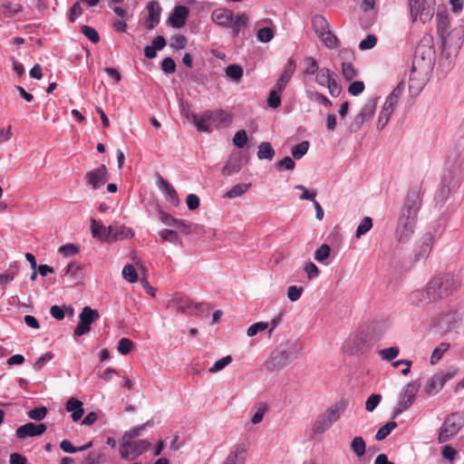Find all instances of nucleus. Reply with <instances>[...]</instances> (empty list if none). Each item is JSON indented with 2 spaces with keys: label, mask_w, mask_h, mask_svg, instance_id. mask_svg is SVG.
<instances>
[{
  "label": "nucleus",
  "mask_w": 464,
  "mask_h": 464,
  "mask_svg": "<svg viewBox=\"0 0 464 464\" xmlns=\"http://www.w3.org/2000/svg\"><path fill=\"white\" fill-rule=\"evenodd\" d=\"M437 35L442 53L447 57L457 55L464 41V27L450 28V16L447 11L439 12L436 15Z\"/></svg>",
  "instance_id": "obj_1"
},
{
  "label": "nucleus",
  "mask_w": 464,
  "mask_h": 464,
  "mask_svg": "<svg viewBox=\"0 0 464 464\" xmlns=\"http://www.w3.org/2000/svg\"><path fill=\"white\" fill-rule=\"evenodd\" d=\"M212 21L222 27L231 28L234 36L239 34L240 30L245 27L248 22L246 14H239L234 16L231 10L227 8H218L211 14Z\"/></svg>",
  "instance_id": "obj_2"
},
{
  "label": "nucleus",
  "mask_w": 464,
  "mask_h": 464,
  "mask_svg": "<svg viewBox=\"0 0 464 464\" xmlns=\"http://www.w3.org/2000/svg\"><path fill=\"white\" fill-rule=\"evenodd\" d=\"M346 402L342 401L334 403L333 406L319 414L313 427L315 434H321L331 428L333 423L336 422L341 414L345 411Z\"/></svg>",
  "instance_id": "obj_3"
},
{
  "label": "nucleus",
  "mask_w": 464,
  "mask_h": 464,
  "mask_svg": "<svg viewBox=\"0 0 464 464\" xmlns=\"http://www.w3.org/2000/svg\"><path fill=\"white\" fill-rule=\"evenodd\" d=\"M460 286V281L455 275L445 274L437 276L430 281V288L435 293L437 300L444 298L454 293Z\"/></svg>",
  "instance_id": "obj_4"
},
{
  "label": "nucleus",
  "mask_w": 464,
  "mask_h": 464,
  "mask_svg": "<svg viewBox=\"0 0 464 464\" xmlns=\"http://www.w3.org/2000/svg\"><path fill=\"white\" fill-rule=\"evenodd\" d=\"M412 23L420 21L427 24L431 21L436 9L435 0H408Z\"/></svg>",
  "instance_id": "obj_5"
},
{
  "label": "nucleus",
  "mask_w": 464,
  "mask_h": 464,
  "mask_svg": "<svg viewBox=\"0 0 464 464\" xmlns=\"http://www.w3.org/2000/svg\"><path fill=\"white\" fill-rule=\"evenodd\" d=\"M404 91L403 82H400L397 86L387 96L382 108L377 121V129L382 130L388 123L396 105Z\"/></svg>",
  "instance_id": "obj_6"
},
{
  "label": "nucleus",
  "mask_w": 464,
  "mask_h": 464,
  "mask_svg": "<svg viewBox=\"0 0 464 464\" xmlns=\"http://www.w3.org/2000/svg\"><path fill=\"white\" fill-rule=\"evenodd\" d=\"M464 425V416L459 412H453L446 417L438 436L439 443H444L455 436Z\"/></svg>",
  "instance_id": "obj_7"
},
{
  "label": "nucleus",
  "mask_w": 464,
  "mask_h": 464,
  "mask_svg": "<svg viewBox=\"0 0 464 464\" xmlns=\"http://www.w3.org/2000/svg\"><path fill=\"white\" fill-rule=\"evenodd\" d=\"M418 217L401 213L395 228V237L400 243H407L413 236Z\"/></svg>",
  "instance_id": "obj_8"
},
{
  "label": "nucleus",
  "mask_w": 464,
  "mask_h": 464,
  "mask_svg": "<svg viewBox=\"0 0 464 464\" xmlns=\"http://www.w3.org/2000/svg\"><path fill=\"white\" fill-rule=\"evenodd\" d=\"M422 202V191L419 185L411 187L407 192L401 213L418 217Z\"/></svg>",
  "instance_id": "obj_9"
},
{
  "label": "nucleus",
  "mask_w": 464,
  "mask_h": 464,
  "mask_svg": "<svg viewBox=\"0 0 464 464\" xmlns=\"http://www.w3.org/2000/svg\"><path fill=\"white\" fill-rule=\"evenodd\" d=\"M315 82L317 84L326 87L333 97H337L341 93V85L335 80L334 72L328 68H321L318 71Z\"/></svg>",
  "instance_id": "obj_10"
},
{
  "label": "nucleus",
  "mask_w": 464,
  "mask_h": 464,
  "mask_svg": "<svg viewBox=\"0 0 464 464\" xmlns=\"http://www.w3.org/2000/svg\"><path fill=\"white\" fill-rule=\"evenodd\" d=\"M100 317L97 310L84 306L79 314L80 323L74 329V335L82 336L91 331V324Z\"/></svg>",
  "instance_id": "obj_11"
},
{
  "label": "nucleus",
  "mask_w": 464,
  "mask_h": 464,
  "mask_svg": "<svg viewBox=\"0 0 464 464\" xmlns=\"http://www.w3.org/2000/svg\"><path fill=\"white\" fill-rule=\"evenodd\" d=\"M150 447V443L146 440H139L128 445L121 444L120 454L121 457L127 460H133L142 453L147 451Z\"/></svg>",
  "instance_id": "obj_12"
},
{
  "label": "nucleus",
  "mask_w": 464,
  "mask_h": 464,
  "mask_svg": "<svg viewBox=\"0 0 464 464\" xmlns=\"http://www.w3.org/2000/svg\"><path fill=\"white\" fill-rule=\"evenodd\" d=\"M463 162L461 152L459 150L454 149L449 151L445 161L447 173L444 176L450 179L451 177L460 178Z\"/></svg>",
  "instance_id": "obj_13"
},
{
  "label": "nucleus",
  "mask_w": 464,
  "mask_h": 464,
  "mask_svg": "<svg viewBox=\"0 0 464 464\" xmlns=\"http://www.w3.org/2000/svg\"><path fill=\"white\" fill-rule=\"evenodd\" d=\"M420 384L417 382H409L403 392V395L398 403L394 411V417L406 411L414 402L416 395L420 390Z\"/></svg>",
  "instance_id": "obj_14"
},
{
  "label": "nucleus",
  "mask_w": 464,
  "mask_h": 464,
  "mask_svg": "<svg viewBox=\"0 0 464 464\" xmlns=\"http://www.w3.org/2000/svg\"><path fill=\"white\" fill-rule=\"evenodd\" d=\"M168 308L179 314H192L197 309L198 304L187 296L175 295L169 302Z\"/></svg>",
  "instance_id": "obj_15"
},
{
  "label": "nucleus",
  "mask_w": 464,
  "mask_h": 464,
  "mask_svg": "<svg viewBox=\"0 0 464 464\" xmlns=\"http://www.w3.org/2000/svg\"><path fill=\"white\" fill-rule=\"evenodd\" d=\"M460 178L451 177L450 179L443 176L441 186L434 195V200L437 204H443L449 198L451 191L458 188L460 185Z\"/></svg>",
  "instance_id": "obj_16"
},
{
  "label": "nucleus",
  "mask_w": 464,
  "mask_h": 464,
  "mask_svg": "<svg viewBox=\"0 0 464 464\" xmlns=\"http://www.w3.org/2000/svg\"><path fill=\"white\" fill-rule=\"evenodd\" d=\"M109 179V173L105 165H101L99 168L88 171L84 176V181L87 186L97 189L103 186Z\"/></svg>",
  "instance_id": "obj_17"
},
{
  "label": "nucleus",
  "mask_w": 464,
  "mask_h": 464,
  "mask_svg": "<svg viewBox=\"0 0 464 464\" xmlns=\"http://www.w3.org/2000/svg\"><path fill=\"white\" fill-rule=\"evenodd\" d=\"M435 237L431 232H427L419 239L414 247L416 260L426 259L432 250Z\"/></svg>",
  "instance_id": "obj_18"
},
{
  "label": "nucleus",
  "mask_w": 464,
  "mask_h": 464,
  "mask_svg": "<svg viewBox=\"0 0 464 464\" xmlns=\"http://www.w3.org/2000/svg\"><path fill=\"white\" fill-rule=\"evenodd\" d=\"M376 105L374 102L365 104L360 112L354 117L353 122L349 126V131L354 133L359 131L363 123L370 120L375 113Z\"/></svg>",
  "instance_id": "obj_19"
},
{
  "label": "nucleus",
  "mask_w": 464,
  "mask_h": 464,
  "mask_svg": "<svg viewBox=\"0 0 464 464\" xmlns=\"http://www.w3.org/2000/svg\"><path fill=\"white\" fill-rule=\"evenodd\" d=\"M47 427L44 423H34L28 422L19 428L15 431V435L18 439H25L27 437L40 436L45 432Z\"/></svg>",
  "instance_id": "obj_20"
},
{
  "label": "nucleus",
  "mask_w": 464,
  "mask_h": 464,
  "mask_svg": "<svg viewBox=\"0 0 464 464\" xmlns=\"http://www.w3.org/2000/svg\"><path fill=\"white\" fill-rule=\"evenodd\" d=\"M206 117L216 128L227 127L233 120L232 114L224 110L206 111Z\"/></svg>",
  "instance_id": "obj_21"
},
{
  "label": "nucleus",
  "mask_w": 464,
  "mask_h": 464,
  "mask_svg": "<svg viewBox=\"0 0 464 464\" xmlns=\"http://www.w3.org/2000/svg\"><path fill=\"white\" fill-rule=\"evenodd\" d=\"M148 10V17L145 22L146 28L152 30L160 21L161 6L156 0L150 1L146 6Z\"/></svg>",
  "instance_id": "obj_22"
},
{
  "label": "nucleus",
  "mask_w": 464,
  "mask_h": 464,
  "mask_svg": "<svg viewBox=\"0 0 464 464\" xmlns=\"http://www.w3.org/2000/svg\"><path fill=\"white\" fill-rule=\"evenodd\" d=\"M181 112L186 116L188 120L191 121L195 124L198 131L210 132V125L212 124L210 120H208L206 117V111L201 115H198L197 113H191L189 115L188 111H186L184 104L181 103Z\"/></svg>",
  "instance_id": "obj_23"
},
{
  "label": "nucleus",
  "mask_w": 464,
  "mask_h": 464,
  "mask_svg": "<svg viewBox=\"0 0 464 464\" xmlns=\"http://www.w3.org/2000/svg\"><path fill=\"white\" fill-rule=\"evenodd\" d=\"M247 455V448L244 443H237L230 450L226 461L223 464H245Z\"/></svg>",
  "instance_id": "obj_24"
},
{
  "label": "nucleus",
  "mask_w": 464,
  "mask_h": 464,
  "mask_svg": "<svg viewBox=\"0 0 464 464\" xmlns=\"http://www.w3.org/2000/svg\"><path fill=\"white\" fill-rule=\"evenodd\" d=\"M134 236V232L131 228L126 227L124 226L120 227H107V235L105 241L112 242L117 240H122L126 238H130Z\"/></svg>",
  "instance_id": "obj_25"
},
{
  "label": "nucleus",
  "mask_w": 464,
  "mask_h": 464,
  "mask_svg": "<svg viewBox=\"0 0 464 464\" xmlns=\"http://www.w3.org/2000/svg\"><path fill=\"white\" fill-rule=\"evenodd\" d=\"M434 291L430 288V282L424 289H418L411 294V301L413 304L419 305L437 301Z\"/></svg>",
  "instance_id": "obj_26"
},
{
  "label": "nucleus",
  "mask_w": 464,
  "mask_h": 464,
  "mask_svg": "<svg viewBox=\"0 0 464 464\" xmlns=\"http://www.w3.org/2000/svg\"><path fill=\"white\" fill-rule=\"evenodd\" d=\"M189 10L185 5H178L174 8L173 13L169 18V24L174 28L182 27L188 16Z\"/></svg>",
  "instance_id": "obj_27"
},
{
  "label": "nucleus",
  "mask_w": 464,
  "mask_h": 464,
  "mask_svg": "<svg viewBox=\"0 0 464 464\" xmlns=\"http://www.w3.org/2000/svg\"><path fill=\"white\" fill-rule=\"evenodd\" d=\"M295 71V63L293 59H289L283 72L281 73L279 79L277 80L275 88L277 89L279 92H283L285 89Z\"/></svg>",
  "instance_id": "obj_28"
},
{
  "label": "nucleus",
  "mask_w": 464,
  "mask_h": 464,
  "mask_svg": "<svg viewBox=\"0 0 464 464\" xmlns=\"http://www.w3.org/2000/svg\"><path fill=\"white\" fill-rule=\"evenodd\" d=\"M159 187L164 191L166 200L171 205L177 207L179 204V198L176 189L163 178L159 179Z\"/></svg>",
  "instance_id": "obj_29"
},
{
  "label": "nucleus",
  "mask_w": 464,
  "mask_h": 464,
  "mask_svg": "<svg viewBox=\"0 0 464 464\" xmlns=\"http://www.w3.org/2000/svg\"><path fill=\"white\" fill-rule=\"evenodd\" d=\"M82 405L83 404L80 400L73 398V397H71L67 401V402L65 404V410L68 412L72 413L71 417L73 421H78L82 419V417L84 413Z\"/></svg>",
  "instance_id": "obj_30"
},
{
  "label": "nucleus",
  "mask_w": 464,
  "mask_h": 464,
  "mask_svg": "<svg viewBox=\"0 0 464 464\" xmlns=\"http://www.w3.org/2000/svg\"><path fill=\"white\" fill-rule=\"evenodd\" d=\"M347 350L350 353H359L365 349L364 336L362 334L351 335L346 341Z\"/></svg>",
  "instance_id": "obj_31"
},
{
  "label": "nucleus",
  "mask_w": 464,
  "mask_h": 464,
  "mask_svg": "<svg viewBox=\"0 0 464 464\" xmlns=\"http://www.w3.org/2000/svg\"><path fill=\"white\" fill-rule=\"evenodd\" d=\"M443 386L444 385L440 380L438 374H435L428 379L424 386V392L430 396L434 395L438 393L443 388Z\"/></svg>",
  "instance_id": "obj_32"
},
{
  "label": "nucleus",
  "mask_w": 464,
  "mask_h": 464,
  "mask_svg": "<svg viewBox=\"0 0 464 464\" xmlns=\"http://www.w3.org/2000/svg\"><path fill=\"white\" fill-rule=\"evenodd\" d=\"M242 168L241 160L238 158H230L222 169V174L232 176L240 171Z\"/></svg>",
  "instance_id": "obj_33"
},
{
  "label": "nucleus",
  "mask_w": 464,
  "mask_h": 464,
  "mask_svg": "<svg viewBox=\"0 0 464 464\" xmlns=\"http://www.w3.org/2000/svg\"><path fill=\"white\" fill-rule=\"evenodd\" d=\"M250 183H238L233 186L229 190H227L224 197L227 198H235L237 197H241L250 188Z\"/></svg>",
  "instance_id": "obj_34"
},
{
  "label": "nucleus",
  "mask_w": 464,
  "mask_h": 464,
  "mask_svg": "<svg viewBox=\"0 0 464 464\" xmlns=\"http://www.w3.org/2000/svg\"><path fill=\"white\" fill-rule=\"evenodd\" d=\"M287 363L286 356H285V353H283L281 356L271 358V360L266 362V367L268 371L274 372L284 368Z\"/></svg>",
  "instance_id": "obj_35"
},
{
  "label": "nucleus",
  "mask_w": 464,
  "mask_h": 464,
  "mask_svg": "<svg viewBox=\"0 0 464 464\" xmlns=\"http://www.w3.org/2000/svg\"><path fill=\"white\" fill-rule=\"evenodd\" d=\"M275 156V150L271 144L266 141H263L258 146L257 158L259 160H271Z\"/></svg>",
  "instance_id": "obj_36"
},
{
  "label": "nucleus",
  "mask_w": 464,
  "mask_h": 464,
  "mask_svg": "<svg viewBox=\"0 0 464 464\" xmlns=\"http://www.w3.org/2000/svg\"><path fill=\"white\" fill-rule=\"evenodd\" d=\"M351 450L358 458L364 456L366 450L364 440L360 436L354 437L351 441Z\"/></svg>",
  "instance_id": "obj_37"
},
{
  "label": "nucleus",
  "mask_w": 464,
  "mask_h": 464,
  "mask_svg": "<svg viewBox=\"0 0 464 464\" xmlns=\"http://www.w3.org/2000/svg\"><path fill=\"white\" fill-rule=\"evenodd\" d=\"M226 74L232 81L238 82L243 77V68L238 64H230L226 67Z\"/></svg>",
  "instance_id": "obj_38"
},
{
  "label": "nucleus",
  "mask_w": 464,
  "mask_h": 464,
  "mask_svg": "<svg viewBox=\"0 0 464 464\" xmlns=\"http://www.w3.org/2000/svg\"><path fill=\"white\" fill-rule=\"evenodd\" d=\"M82 266L80 263L71 262L66 266L64 276H67L72 279H78L82 277Z\"/></svg>",
  "instance_id": "obj_39"
},
{
  "label": "nucleus",
  "mask_w": 464,
  "mask_h": 464,
  "mask_svg": "<svg viewBox=\"0 0 464 464\" xmlns=\"http://www.w3.org/2000/svg\"><path fill=\"white\" fill-rule=\"evenodd\" d=\"M91 231L93 237H97L101 240L105 241L107 235V227H104L95 219H92L91 224Z\"/></svg>",
  "instance_id": "obj_40"
},
{
  "label": "nucleus",
  "mask_w": 464,
  "mask_h": 464,
  "mask_svg": "<svg viewBox=\"0 0 464 464\" xmlns=\"http://www.w3.org/2000/svg\"><path fill=\"white\" fill-rule=\"evenodd\" d=\"M400 353V349L397 346L382 349L378 352L379 356L382 361L392 362Z\"/></svg>",
  "instance_id": "obj_41"
},
{
  "label": "nucleus",
  "mask_w": 464,
  "mask_h": 464,
  "mask_svg": "<svg viewBox=\"0 0 464 464\" xmlns=\"http://www.w3.org/2000/svg\"><path fill=\"white\" fill-rule=\"evenodd\" d=\"M397 427V423L393 420L387 422L385 425L381 427L376 434H375V440H382L386 437H388L391 432Z\"/></svg>",
  "instance_id": "obj_42"
},
{
  "label": "nucleus",
  "mask_w": 464,
  "mask_h": 464,
  "mask_svg": "<svg viewBox=\"0 0 464 464\" xmlns=\"http://www.w3.org/2000/svg\"><path fill=\"white\" fill-rule=\"evenodd\" d=\"M450 349V343H440L432 352L430 363L436 364L442 358L443 354Z\"/></svg>",
  "instance_id": "obj_43"
},
{
  "label": "nucleus",
  "mask_w": 464,
  "mask_h": 464,
  "mask_svg": "<svg viewBox=\"0 0 464 464\" xmlns=\"http://www.w3.org/2000/svg\"><path fill=\"white\" fill-rule=\"evenodd\" d=\"M454 320V315L450 312H447L441 314L439 318L434 321V324L439 326L441 329H449L451 327V324Z\"/></svg>",
  "instance_id": "obj_44"
},
{
  "label": "nucleus",
  "mask_w": 464,
  "mask_h": 464,
  "mask_svg": "<svg viewBox=\"0 0 464 464\" xmlns=\"http://www.w3.org/2000/svg\"><path fill=\"white\" fill-rule=\"evenodd\" d=\"M305 63V69L304 70V75H316L318 71H320V68L318 66V63L314 57L308 56L304 59Z\"/></svg>",
  "instance_id": "obj_45"
},
{
  "label": "nucleus",
  "mask_w": 464,
  "mask_h": 464,
  "mask_svg": "<svg viewBox=\"0 0 464 464\" xmlns=\"http://www.w3.org/2000/svg\"><path fill=\"white\" fill-rule=\"evenodd\" d=\"M305 92H306V96L308 97V99L310 101L321 102L325 107L332 106L331 101L324 94L319 93L316 91H311V90H306Z\"/></svg>",
  "instance_id": "obj_46"
},
{
  "label": "nucleus",
  "mask_w": 464,
  "mask_h": 464,
  "mask_svg": "<svg viewBox=\"0 0 464 464\" xmlns=\"http://www.w3.org/2000/svg\"><path fill=\"white\" fill-rule=\"evenodd\" d=\"M309 142L304 140L292 149V156L295 160L302 159L308 151Z\"/></svg>",
  "instance_id": "obj_47"
},
{
  "label": "nucleus",
  "mask_w": 464,
  "mask_h": 464,
  "mask_svg": "<svg viewBox=\"0 0 464 464\" xmlns=\"http://www.w3.org/2000/svg\"><path fill=\"white\" fill-rule=\"evenodd\" d=\"M267 411V405L265 402H259L256 409L255 412L251 418V421L253 424L260 423L265 416V413Z\"/></svg>",
  "instance_id": "obj_48"
},
{
  "label": "nucleus",
  "mask_w": 464,
  "mask_h": 464,
  "mask_svg": "<svg viewBox=\"0 0 464 464\" xmlns=\"http://www.w3.org/2000/svg\"><path fill=\"white\" fill-rule=\"evenodd\" d=\"M232 362V357L230 355H227L218 360L209 369L208 372L217 373L226 368Z\"/></svg>",
  "instance_id": "obj_49"
},
{
  "label": "nucleus",
  "mask_w": 464,
  "mask_h": 464,
  "mask_svg": "<svg viewBox=\"0 0 464 464\" xmlns=\"http://www.w3.org/2000/svg\"><path fill=\"white\" fill-rule=\"evenodd\" d=\"M372 227V220L369 217H365L361 221L360 225L357 227L355 236L357 238H360L362 236L365 235L368 231Z\"/></svg>",
  "instance_id": "obj_50"
},
{
  "label": "nucleus",
  "mask_w": 464,
  "mask_h": 464,
  "mask_svg": "<svg viewBox=\"0 0 464 464\" xmlns=\"http://www.w3.org/2000/svg\"><path fill=\"white\" fill-rule=\"evenodd\" d=\"M122 276L130 283H135L139 279L135 267L130 264H128L123 267Z\"/></svg>",
  "instance_id": "obj_51"
},
{
  "label": "nucleus",
  "mask_w": 464,
  "mask_h": 464,
  "mask_svg": "<svg viewBox=\"0 0 464 464\" xmlns=\"http://www.w3.org/2000/svg\"><path fill=\"white\" fill-rule=\"evenodd\" d=\"M342 73L343 78L350 82L357 76V71L352 63H342Z\"/></svg>",
  "instance_id": "obj_52"
},
{
  "label": "nucleus",
  "mask_w": 464,
  "mask_h": 464,
  "mask_svg": "<svg viewBox=\"0 0 464 464\" xmlns=\"http://www.w3.org/2000/svg\"><path fill=\"white\" fill-rule=\"evenodd\" d=\"M281 92L274 88L270 91L267 98V105L272 109H276L281 104Z\"/></svg>",
  "instance_id": "obj_53"
},
{
  "label": "nucleus",
  "mask_w": 464,
  "mask_h": 464,
  "mask_svg": "<svg viewBox=\"0 0 464 464\" xmlns=\"http://www.w3.org/2000/svg\"><path fill=\"white\" fill-rule=\"evenodd\" d=\"M331 253V247L327 244H323L314 252V259L320 263H324Z\"/></svg>",
  "instance_id": "obj_54"
},
{
  "label": "nucleus",
  "mask_w": 464,
  "mask_h": 464,
  "mask_svg": "<svg viewBox=\"0 0 464 464\" xmlns=\"http://www.w3.org/2000/svg\"><path fill=\"white\" fill-rule=\"evenodd\" d=\"M275 35V32L270 27H263L257 31L256 37L261 43L270 42Z\"/></svg>",
  "instance_id": "obj_55"
},
{
  "label": "nucleus",
  "mask_w": 464,
  "mask_h": 464,
  "mask_svg": "<svg viewBox=\"0 0 464 464\" xmlns=\"http://www.w3.org/2000/svg\"><path fill=\"white\" fill-rule=\"evenodd\" d=\"M320 37L325 46L328 48H334L337 45L338 40L336 36L329 31L322 32Z\"/></svg>",
  "instance_id": "obj_56"
},
{
  "label": "nucleus",
  "mask_w": 464,
  "mask_h": 464,
  "mask_svg": "<svg viewBox=\"0 0 464 464\" xmlns=\"http://www.w3.org/2000/svg\"><path fill=\"white\" fill-rule=\"evenodd\" d=\"M81 32L82 33V34L85 37H87L93 44H97L100 41V36H99L97 31L91 26L82 25L81 27Z\"/></svg>",
  "instance_id": "obj_57"
},
{
  "label": "nucleus",
  "mask_w": 464,
  "mask_h": 464,
  "mask_svg": "<svg viewBox=\"0 0 464 464\" xmlns=\"http://www.w3.org/2000/svg\"><path fill=\"white\" fill-rule=\"evenodd\" d=\"M187 44V38L182 35H175L170 39L169 46L173 50L184 49Z\"/></svg>",
  "instance_id": "obj_58"
},
{
  "label": "nucleus",
  "mask_w": 464,
  "mask_h": 464,
  "mask_svg": "<svg viewBox=\"0 0 464 464\" xmlns=\"http://www.w3.org/2000/svg\"><path fill=\"white\" fill-rule=\"evenodd\" d=\"M23 9L20 4H7L4 5V15L5 17H14Z\"/></svg>",
  "instance_id": "obj_59"
},
{
  "label": "nucleus",
  "mask_w": 464,
  "mask_h": 464,
  "mask_svg": "<svg viewBox=\"0 0 464 464\" xmlns=\"http://www.w3.org/2000/svg\"><path fill=\"white\" fill-rule=\"evenodd\" d=\"M233 142L236 147L242 149L247 142V135L245 130H237L233 138Z\"/></svg>",
  "instance_id": "obj_60"
},
{
  "label": "nucleus",
  "mask_w": 464,
  "mask_h": 464,
  "mask_svg": "<svg viewBox=\"0 0 464 464\" xmlns=\"http://www.w3.org/2000/svg\"><path fill=\"white\" fill-rule=\"evenodd\" d=\"M304 293V288L297 285H290L287 288V297L291 302H296Z\"/></svg>",
  "instance_id": "obj_61"
},
{
  "label": "nucleus",
  "mask_w": 464,
  "mask_h": 464,
  "mask_svg": "<svg viewBox=\"0 0 464 464\" xmlns=\"http://www.w3.org/2000/svg\"><path fill=\"white\" fill-rule=\"evenodd\" d=\"M132 346L133 343L131 340L129 338H121L118 343V352L122 355H126L131 351Z\"/></svg>",
  "instance_id": "obj_62"
},
{
  "label": "nucleus",
  "mask_w": 464,
  "mask_h": 464,
  "mask_svg": "<svg viewBox=\"0 0 464 464\" xmlns=\"http://www.w3.org/2000/svg\"><path fill=\"white\" fill-rule=\"evenodd\" d=\"M46 414L47 409L45 407L34 408L28 411V417L37 421L44 420Z\"/></svg>",
  "instance_id": "obj_63"
},
{
  "label": "nucleus",
  "mask_w": 464,
  "mask_h": 464,
  "mask_svg": "<svg viewBox=\"0 0 464 464\" xmlns=\"http://www.w3.org/2000/svg\"><path fill=\"white\" fill-rule=\"evenodd\" d=\"M79 247L74 244H67L59 247L58 252L65 256H72L78 253Z\"/></svg>",
  "instance_id": "obj_64"
}]
</instances>
